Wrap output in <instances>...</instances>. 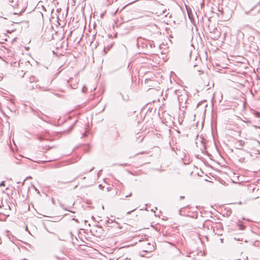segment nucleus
Wrapping results in <instances>:
<instances>
[{
	"label": "nucleus",
	"instance_id": "f257e3e1",
	"mask_svg": "<svg viewBox=\"0 0 260 260\" xmlns=\"http://www.w3.org/2000/svg\"><path fill=\"white\" fill-rule=\"evenodd\" d=\"M146 244L149 246L146 250H143V252H151L154 250V246L151 245L150 243H147Z\"/></svg>",
	"mask_w": 260,
	"mask_h": 260
},
{
	"label": "nucleus",
	"instance_id": "f03ea898",
	"mask_svg": "<svg viewBox=\"0 0 260 260\" xmlns=\"http://www.w3.org/2000/svg\"><path fill=\"white\" fill-rule=\"evenodd\" d=\"M239 143L240 146H241V147L243 146V145L244 144V142L243 141L241 140L239 142Z\"/></svg>",
	"mask_w": 260,
	"mask_h": 260
},
{
	"label": "nucleus",
	"instance_id": "7ed1b4c3",
	"mask_svg": "<svg viewBox=\"0 0 260 260\" xmlns=\"http://www.w3.org/2000/svg\"><path fill=\"white\" fill-rule=\"evenodd\" d=\"M86 89V87L85 86H83V88H82V92H85Z\"/></svg>",
	"mask_w": 260,
	"mask_h": 260
},
{
	"label": "nucleus",
	"instance_id": "20e7f679",
	"mask_svg": "<svg viewBox=\"0 0 260 260\" xmlns=\"http://www.w3.org/2000/svg\"><path fill=\"white\" fill-rule=\"evenodd\" d=\"M4 185H5V182L4 181H3V182H2L0 183V187L2 186H4Z\"/></svg>",
	"mask_w": 260,
	"mask_h": 260
},
{
	"label": "nucleus",
	"instance_id": "39448f33",
	"mask_svg": "<svg viewBox=\"0 0 260 260\" xmlns=\"http://www.w3.org/2000/svg\"><path fill=\"white\" fill-rule=\"evenodd\" d=\"M135 210H136V209H134V210H132V211H130L127 212V214H131L132 212H133V211H135Z\"/></svg>",
	"mask_w": 260,
	"mask_h": 260
},
{
	"label": "nucleus",
	"instance_id": "423d86ee",
	"mask_svg": "<svg viewBox=\"0 0 260 260\" xmlns=\"http://www.w3.org/2000/svg\"><path fill=\"white\" fill-rule=\"evenodd\" d=\"M72 180H70V181H64L63 182L64 183H69V182H72Z\"/></svg>",
	"mask_w": 260,
	"mask_h": 260
},
{
	"label": "nucleus",
	"instance_id": "0eeeda50",
	"mask_svg": "<svg viewBox=\"0 0 260 260\" xmlns=\"http://www.w3.org/2000/svg\"><path fill=\"white\" fill-rule=\"evenodd\" d=\"M132 194L131 193H129V194H128L127 196H125V198H127V197H131V196H132Z\"/></svg>",
	"mask_w": 260,
	"mask_h": 260
},
{
	"label": "nucleus",
	"instance_id": "6e6552de",
	"mask_svg": "<svg viewBox=\"0 0 260 260\" xmlns=\"http://www.w3.org/2000/svg\"><path fill=\"white\" fill-rule=\"evenodd\" d=\"M93 169H94V168H92L90 169L89 171H87L86 172H91Z\"/></svg>",
	"mask_w": 260,
	"mask_h": 260
},
{
	"label": "nucleus",
	"instance_id": "1a4fd4ad",
	"mask_svg": "<svg viewBox=\"0 0 260 260\" xmlns=\"http://www.w3.org/2000/svg\"><path fill=\"white\" fill-rule=\"evenodd\" d=\"M183 198H184V197H180V199H183Z\"/></svg>",
	"mask_w": 260,
	"mask_h": 260
},
{
	"label": "nucleus",
	"instance_id": "9d476101",
	"mask_svg": "<svg viewBox=\"0 0 260 260\" xmlns=\"http://www.w3.org/2000/svg\"><path fill=\"white\" fill-rule=\"evenodd\" d=\"M85 135H86L85 133L83 134V136H85Z\"/></svg>",
	"mask_w": 260,
	"mask_h": 260
},
{
	"label": "nucleus",
	"instance_id": "9b49d317",
	"mask_svg": "<svg viewBox=\"0 0 260 260\" xmlns=\"http://www.w3.org/2000/svg\"><path fill=\"white\" fill-rule=\"evenodd\" d=\"M99 187H102V185H99Z\"/></svg>",
	"mask_w": 260,
	"mask_h": 260
},
{
	"label": "nucleus",
	"instance_id": "f8f14e48",
	"mask_svg": "<svg viewBox=\"0 0 260 260\" xmlns=\"http://www.w3.org/2000/svg\"><path fill=\"white\" fill-rule=\"evenodd\" d=\"M121 199V200H124V198H121V199Z\"/></svg>",
	"mask_w": 260,
	"mask_h": 260
}]
</instances>
